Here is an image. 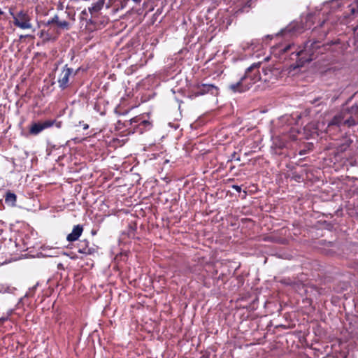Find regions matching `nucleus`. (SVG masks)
I'll list each match as a JSON object with an SVG mask.
<instances>
[{
    "label": "nucleus",
    "instance_id": "nucleus-1",
    "mask_svg": "<svg viewBox=\"0 0 358 358\" xmlns=\"http://www.w3.org/2000/svg\"><path fill=\"white\" fill-rule=\"evenodd\" d=\"M259 64H253L247 69L245 73L241 78L236 83L229 85V89L234 92H242L248 90L250 86L256 82L259 78L256 76H252L250 73L253 69L257 67Z\"/></svg>",
    "mask_w": 358,
    "mask_h": 358
},
{
    "label": "nucleus",
    "instance_id": "nucleus-2",
    "mask_svg": "<svg viewBox=\"0 0 358 358\" xmlns=\"http://www.w3.org/2000/svg\"><path fill=\"white\" fill-rule=\"evenodd\" d=\"M13 23L15 26L25 29L31 28L29 16L24 12L20 11L13 15Z\"/></svg>",
    "mask_w": 358,
    "mask_h": 358
},
{
    "label": "nucleus",
    "instance_id": "nucleus-3",
    "mask_svg": "<svg viewBox=\"0 0 358 358\" xmlns=\"http://www.w3.org/2000/svg\"><path fill=\"white\" fill-rule=\"evenodd\" d=\"M54 124V121L47 120L44 122L33 123L29 129V133L31 135H37L43 129L50 127Z\"/></svg>",
    "mask_w": 358,
    "mask_h": 358
},
{
    "label": "nucleus",
    "instance_id": "nucleus-4",
    "mask_svg": "<svg viewBox=\"0 0 358 358\" xmlns=\"http://www.w3.org/2000/svg\"><path fill=\"white\" fill-rule=\"evenodd\" d=\"M73 69L70 68H64L59 77L58 83L59 84V87L64 89L68 83L70 75L72 73Z\"/></svg>",
    "mask_w": 358,
    "mask_h": 358
},
{
    "label": "nucleus",
    "instance_id": "nucleus-5",
    "mask_svg": "<svg viewBox=\"0 0 358 358\" xmlns=\"http://www.w3.org/2000/svg\"><path fill=\"white\" fill-rule=\"evenodd\" d=\"M83 231V226H81L80 224L74 226V227L72 230V232L67 236L66 240L69 242H73V241H77L79 238V237L81 236Z\"/></svg>",
    "mask_w": 358,
    "mask_h": 358
},
{
    "label": "nucleus",
    "instance_id": "nucleus-6",
    "mask_svg": "<svg viewBox=\"0 0 358 358\" xmlns=\"http://www.w3.org/2000/svg\"><path fill=\"white\" fill-rule=\"evenodd\" d=\"M78 251L79 253L89 255L94 254L96 252V248L89 246L88 242L83 241H80Z\"/></svg>",
    "mask_w": 358,
    "mask_h": 358
},
{
    "label": "nucleus",
    "instance_id": "nucleus-7",
    "mask_svg": "<svg viewBox=\"0 0 358 358\" xmlns=\"http://www.w3.org/2000/svg\"><path fill=\"white\" fill-rule=\"evenodd\" d=\"M217 90V87L213 85L202 84L201 85L198 86V90L196 92V95H203L208 92L213 94L214 91Z\"/></svg>",
    "mask_w": 358,
    "mask_h": 358
},
{
    "label": "nucleus",
    "instance_id": "nucleus-8",
    "mask_svg": "<svg viewBox=\"0 0 358 358\" xmlns=\"http://www.w3.org/2000/svg\"><path fill=\"white\" fill-rule=\"evenodd\" d=\"M345 118V113H343V110L338 113V115H335L333 119L329 122L328 124V129H330L331 127L334 126H341V124H343V120Z\"/></svg>",
    "mask_w": 358,
    "mask_h": 358
},
{
    "label": "nucleus",
    "instance_id": "nucleus-9",
    "mask_svg": "<svg viewBox=\"0 0 358 358\" xmlns=\"http://www.w3.org/2000/svg\"><path fill=\"white\" fill-rule=\"evenodd\" d=\"M352 141L347 137H345L342 142L338 145L337 150L339 152H345L351 145Z\"/></svg>",
    "mask_w": 358,
    "mask_h": 358
},
{
    "label": "nucleus",
    "instance_id": "nucleus-10",
    "mask_svg": "<svg viewBox=\"0 0 358 358\" xmlns=\"http://www.w3.org/2000/svg\"><path fill=\"white\" fill-rule=\"evenodd\" d=\"M343 112L345 113V117L350 115L358 118V105H353L350 108L343 110Z\"/></svg>",
    "mask_w": 358,
    "mask_h": 358
},
{
    "label": "nucleus",
    "instance_id": "nucleus-11",
    "mask_svg": "<svg viewBox=\"0 0 358 358\" xmlns=\"http://www.w3.org/2000/svg\"><path fill=\"white\" fill-rule=\"evenodd\" d=\"M52 23H56L59 27H62L64 29H67L68 26H69L68 22H66L65 20H64V21L59 20V17L57 15H55L51 20H49L47 24H50Z\"/></svg>",
    "mask_w": 358,
    "mask_h": 358
},
{
    "label": "nucleus",
    "instance_id": "nucleus-12",
    "mask_svg": "<svg viewBox=\"0 0 358 358\" xmlns=\"http://www.w3.org/2000/svg\"><path fill=\"white\" fill-rule=\"evenodd\" d=\"M358 124V118L355 117L352 115H348L343 120V125H346L349 127L355 126Z\"/></svg>",
    "mask_w": 358,
    "mask_h": 358
},
{
    "label": "nucleus",
    "instance_id": "nucleus-13",
    "mask_svg": "<svg viewBox=\"0 0 358 358\" xmlns=\"http://www.w3.org/2000/svg\"><path fill=\"white\" fill-rule=\"evenodd\" d=\"M16 195L11 192H8L5 197L6 203L10 204L11 206H15L16 202Z\"/></svg>",
    "mask_w": 358,
    "mask_h": 358
},
{
    "label": "nucleus",
    "instance_id": "nucleus-14",
    "mask_svg": "<svg viewBox=\"0 0 358 358\" xmlns=\"http://www.w3.org/2000/svg\"><path fill=\"white\" fill-rule=\"evenodd\" d=\"M315 44H316L315 42L311 43L310 45L308 44V43H307L306 44L304 50H302V51H300L299 52H298L297 55H300L303 54V52H305L306 54H310V49H313V48H317L315 46Z\"/></svg>",
    "mask_w": 358,
    "mask_h": 358
},
{
    "label": "nucleus",
    "instance_id": "nucleus-15",
    "mask_svg": "<svg viewBox=\"0 0 358 358\" xmlns=\"http://www.w3.org/2000/svg\"><path fill=\"white\" fill-rule=\"evenodd\" d=\"M350 8L351 14H358V0L356 1L353 4L350 5Z\"/></svg>",
    "mask_w": 358,
    "mask_h": 358
},
{
    "label": "nucleus",
    "instance_id": "nucleus-16",
    "mask_svg": "<svg viewBox=\"0 0 358 358\" xmlns=\"http://www.w3.org/2000/svg\"><path fill=\"white\" fill-rule=\"evenodd\" d=\"M291 47H292V45H291V44H289V45H286L284 48H282V49L281 50V51H282V52H284V53H285V52H287V51H289V50L291 49Z\"/></svg>",
    "mask_w": 358,
    "mask_h": 358
},
{
    "label": "nucleus",
    "instance_id": "nucleus-17",
    "mask_svg": "<svg viewBox=\"0 0 358 358\" xmlns=\"http://www.w3.org/2000/svg\"><path fill=\"white\" fill-rule=\"evenodd\" d=\"M233 189H236L237 192H240L241 191V188L238 185H233Z\"/></svg>",
    "mask_w": 358,
    "mask_h": 358
},
{
    "label": "nucleus",
    "instance_id": "nucleus-18",
    "mask_svg": "<svg viewBox=\"0 0 358 358\" xmlns=\"http://www.w3.org/2000/svg\"><path fill=\"white\" fill-rule=\"evenodd\" d=\"M88 128H89L88 124H84L83 129H87Z\"/></svg>",
    "mask_w": 358,
    "mask_h": 358
},
{
    "label": "nucleus",
    "instance_id": "nucleus-19",
    "mask_svg": "<svg viewBox=\"0 0 358 358\" xmlns=\"http://www.w3.org/2000/svg\"><path fill=\"white\" fill-rule=\"evenodd\" d=\"M132 1H134L136 3H139L141 0H132Z\"/></svg>",
    "mask_w": 358,
    "mask_h": 358
},
{
    "label": "nucleus",
    "instance_id": "nucleus-20",
    "mask_svg": "<svg viewBox=\"0 0 358 358\" xmlns=\"http://www.w3.org/2000/svg\"><path fill=\"white\" fill-rule=\"evenodd\" d=\"M312 59H313L312 58H310V59H307V62H310V61H311Z\"/></svg>",
    "mask_w": 358,
    "mask_h": 358
},
{
    "label": "nucleus",
    "instance_id": "nucleus-21",
    "mask_svg": "<svg viewBox=\"0 0 358 358\" xmlns=\"http://www.w3.org/2000/svg\"><path fill=\"white\" fill-rule=\"evenodd\" d=\"M299 66H300V65H299V64H298L296 66H294V68L295 69V68H296V67H299Z\"/></svg>",
    "mask_w": 358,
    "mask_h": 358
}]
</instances>
